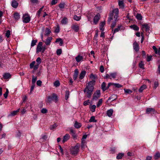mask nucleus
I'll return each mask as SVG.
<instances>
[{
    "label": "nucleus",
    "instance_id": "obj_59",
    "mask_svg": "<svg viewBox=\"0 0 160 160\" xmlns=\"http://www.w3.org/2000/svg\"><path fill=\"white\" fill-rule=\"evenodd\" d=\"M36 83L38 86H40L41 85L42 82L41 80H38L37 81Z\"/></svg>",
    "mask_w": 160,
    "mask_h": 160
},
{
    "label": "nucleus",
    "instance_id": "obj_12",
    "mask_svg": "<svg viewBox=\"0 0 160 160\" xmlns=\"http://www.w3.org/2000/svg\"><path fill=\"white\" fill-rule=\"evenodd\" d=\"M52 37H48L47 39L46 40V41H43L42 40V41L43 42H44L45 43V44L46 45H49L50 44L51 42L52 39Z\"/></svg>",
    "mask_w": 160,
    "mask_h": 160
},
{
    "label": "nucleus",
    "instance_id": "obj_26",
    "mask_svg": "<svg viewBox=\"0 0 160 160\" xmlns=\"http://www.w3.org/2000/svg\"><path fill=\"white\" fill-rule=\"evenodd\" d=\"M86 146V142L85 140L81 139V147L82 148H85Z\"/></svg>",
    "mask_w": 160,
    "mask_h": 160
},
{
    "label": "nucleus",
    "instance_id": "obj_64",
    "mask_svg": "<svg viewBox=\"0 0 160 160\" xmlns=\"http://www.w3.org/2000/svg\"><path fill=\"white\" fill-rule=\"evenodd\" d=\"M116 21L115 20V22H113L111 24V27L112 29L115 27L116 25Z\"/></svg>",
    "mask_w": 160,
    "mask_h": 160
},
{
    "label": "nucleus",
    "instance_id": "obj_15",
    "mask_svg": "<svg viewBox=\"0 0 160 160\" xmlns=\"http://www.w3.org/2000/svg\"><path fill=\"white\" fill-rule=\"evenodd\" d=\"M11 5L13 8H16L18 6V3L15 0H12L11 3Z\"/></svg>",
    "mask_w": 160,
    "mask_h": 160
},
{
    "label": "nucleus",
    "instance_id": "obj_49",
    "mask_svg": "<svg viewBox=\"0 0 160 160\" xmlns=\"http://www.w3.org/2000/svg\"><path fill=\"white\" fill-rule=\"evenodd\" d=\"M96 108V106L95 105H93L91 106L90 109L91 110L92 112H94L95 111Z\"/></svg>",
    "mask_w": 160,
    "mask_h": 160
},
{
    "label": "nucleus",
    "instance_id": "obj_43",
    "mask_svg": "<svg viewBox=\"0 0 160 160\" xmlns=\"http://www.w3.org/2000/svg\"><path fill=\"white\" fill-rule=\"evenodd\" d=\"M54 86L56 87H58L60 85V83L59 81L58 80L55 81L54 83Z\"/></svg>",
    "mask_w": 160,
    "mask_h": 160
},
{
    "label": "nucleus",
    "instance_id": "obj_53",
    "mask_svg": "<svg viewBox=\"0 0 160 160\" xmlns=\"http://www.w3.org/2000/svg\"><path fill=\"white\" fill-rule=\"evenodd\" d=\"M58 2V0H52L51 3V4L52 5H53L56 4Z\"/></svg>",
    "mask_w": 160,
    "mask_h": 160
},
{
    "label": "nucleus",
    "instance_id": "obj_31",
    "mask_svg": "<svg viewBox=\"0 0 160 160\" xmlns=\"http://www.w3.org/2000/svg\"><path fill=\"white\" fill-rule=\"evenodd\" d=\"M118 5L120 7V8H124V3L122 1H119Z\"/></svg>",
    "mask_w": 160,
    "mask_h": 160
},
{
    "label": "nucleus",
    "instance_id": "obj_10",
    "mask_svg": "<svg viewBox=\"0 0 160 160\" xmlns=\"http://www.w3.org/2000/svg\"><path fill=\"white\" fill-rule=\"evenodd\" d=\"M133 45L134 50L136 52L138 51L139 49V47L138 44L136 41L134 42Z\"/></svg>",
    "mask_w": 160,
    "mask_h": 160
},
{
    "label": "nucleus",
    "instance_id": "obj_58",
    "mask_svg": "<svg viewBox=\"0 0 160 160\" xmlns=\"http://www.w3.org/2000/svg\"><path fill=\"white\" fill-rule=\"evenodd\" d=\"M47 110L45 108H42L41 111L42 113H47Z\"/></svg>",
    "mask_w": 160,
    "mask_h": 160
},
{
    "label": "nucleus",
    "instance_id": "obj_37",
    "mask_svg": "<svg viewBox=\"0 0 160 160\" xmlns=\"http://www.w3.org/2000/svg\"><path fill=\"white\" fill-rule=\"evenodd\" d=\"M117 75V73L116 72L112 73L110 74V78H115Z\"/></svg>",
    "mask_w": 160,
    "mask_h": 160
},
{
    "label": "nucleus",
    "instance_id": "obj_52",
    "mask_svg": "<svg viewBox=\"0 0 160 160\" xmlns=\"http://www.w3.org/2000/svg\"><path fill=\"white\" fill-rule=\"evenodd\" d=\"M124 90L126 93H131L132 92V91L129 89H125Z\"/></svg>",
    "mask_w": 160,
    "mask_h": 160
},
{
    "label": "nucleus",
    "instance_id": "obj_57",
    "mask_svg": "<svg viewBox=\"0 0 160 160\" xmlns=\"http://www.w3.org/2000/svg\"><path fill=\"white\" fill-rule=\"evenodd\" d=\"M113 85L118 88H120L122 87V86L119 83H113Z\"/></svg>",
    "mask_w": 160,
    "mask_h": 160
},
{
    "label": "nucleus",
    "instance_id": "obj_4",
    "mask_svg": "<svg viewBox=\"0 0 160 160\" xmlns=\"http://www.w3.org/2000/svg\"><path fill=\"white\" fill-rule=\"evenodd\" d=\"M79 145L78 144L74 147H72L70 150L71 154L73 155H77L79 151Z\"/></svg>",
    "mask_w": 160,
    "mask_h": 160
},
{
    "label": "nucleus",
    "instance_id": "obj_5",
    "mask_svg": "<svg viewBox=\"0 0 160 160\" xmlns=\"http://www.w3.org/2000/svg\"><path fill=\"white\" fill-rule=\"evenodd\" d=\"M31 19V18L28 14H23L22 16V20L23 22L25 23H28L29 22Z\"/></svg>",
    "mask_w": 160,
    "mask_h": 160
},
{
    "label": "nucleus",
    "instance_id": "obj_1",
    "mask_svg": "<svg viewBox=\"0 0 160 160\" xmlns=\"http://www.w3.org/2000/svg\"><path fill=\"white\" fill-rule=\"evenodd\" d=\"M90 78L92 80L86 84V87L83 91L85 94L89 98H91L94 86L95 84V81L94 80L97 79V77L95 75L92 73L91 74L90 76Z\"/></svg>",
    "mask_w": 160,
    "mask_h": 160
},
{
    "label": "nucleus",
    "instance_id": "obj_41",
    "mask_svg": "<svg viewBox=\"0 0 160 160\" xmlns=\"http://www.w3.org/2000/svg\"><path fill=\"white\" fill-rule=\"evenodd\" d=\"M37 42V40H33L32 41L31 43V46L32 47H33L36 44V43Z\"/></svg>",
    "mask_w": 160,
    "mask_h": 160
},
{
    "label": "nucleus",
    "instance_id": "obj_14",
    "mask_svg": "<svg viewBox=\"0 0 160 160\" xmlns=\"http://www.w3.org/2000/svg\"><path fill=\"white\" fill-rule=\"evenodd\" d=\"M70 137V136L69 134H66L63 137V139L62 140V142L64 143L65 142L67 141V140L69 139Z\"/></svg>",
    "mask_w": 160,
    "mask_h": 160
},
{
    "label": "nucleus",
    "instance_id": "obj_32",
    "mask_svg": "<svg viewBox=\"0 0 160 160\" xmlns=\"http://www.w3.org/2000/svg\"><path fill=\"white\" fill-rule=\"evenodd\" d=\"M61 23L62 24H66L68 22V19L66 17L64 18L61 21Z\"/></svg>",
    "mask_w": 160,
    "mask_h": 160
},
{
    "label": "nucleus",
    "instance_id": "obj_38",
    "mask_svg": "<svg viewBox=\"0 0 160 160\" xmlns=\"http://www.w3.org/2000/svg\"><path fill=\"white\" fill-rule=\"evenodd\" d=\"M69 91H66L65 92V99L67 100L69 98Z\"/></svg>",
    "mask_w": 160,
    "mask_h": 160
},
{
    "label": "nucleus",
    "instance_id": "obj_18",
    "mask_svg": "<svg viewBox=\"0 0 160 160\" xmlns=\"http://www.w3.org/2000/svg\"><path fill=\"white\" fill-rule=\"evenodd\" d=\"M113 111L112 109H110L107 111V114L109 117H110L112 115Z\"/></svg>",
    "mask_w": 160,
    "mask_h": 160
},
{
    "label": "nucleus",
    "instance_id": "obj_33",
    "mask_svg": "<svg viewBox=\"0 0 160 160\" xmlns=\"http://www.w3.org/2000/svg\"><path fill=\"white\" fill-rule=\"evenodd\" d=\"M20 110V108H18V110L16 111H13L11 113V115L12 116H14L16 115L18 112Z\"/></svg>",
    "mask_w": 160,
    "mask_h": 160
},
{
    "label": "nucleus",
    "instance_id": "obj_30",
    "mask_svg": "<svg viewBox=\"0 0 160 160\" xmlns=\"http://www.w3.org/2000/svg\"><path fill=\"white\" fill-rule=\"evenodd\" d=\"M59 42V45L62 46L63 43V41L61 38H57L55 42Z\"/></svg>",
    "mask_w": 160,
    "mask_h": 160
},
{
    "label": "nucleus",
    "instance_id": "obj_48",
    "mask_svg": "<svg viewBox=\"0 0 160 160\" xmlns=\"http://www.w3.org/2000/svg\"><path fill=\"white\" fill-rule=\"evenodd\" d=\"M74 19L76 21H79L80 19V17L77 16L76 15H75L73 17Z\"/></svg>",
    "mask_w": 160,
    "mask_h": 160
},
{
    "label": "nucleus",
    "instance_id": "obj_11",
    "mask_svg": "<svg viewBox=\"0 0 160 160\" xmlns=\"http://www.w3.org/2000/svg\"><path fill=\"white\" fill-rule=\"evenodd\" d=\"M71 28L75 32H78L79 29V28L78 25L77 24H72L71 26Z\"/></svg>",
    "mask_w": 160,
    "mask_h": 160
},
{
    "label": "nucleus",
    "instance_id": "obj_25",
    "mask_svg": "<svg viewBox=\"0 0 160 160\" xmlns=\"http://www.w3.org/2000/svg\"><path fill=\"white\" fill-rule=\"evenodd\" d=\"M51 33V31L48 28H46L45 30V35L48 36Z\"/></svg>",
    "mask_w": 160,
    "mask_h": 160
},
{
    "label": "nucleus",
    "instance_id": "obj_45",
    "mask_svg": "<svg viewBox=\"0 0 160 160\" xmlns=\"http://www.w3.org/2000/svg\"><path fill=\"white\" fill-rule=\"evenodd\" d=\"M144 64L143 63L142 61H141L139 63V66L140 68H142V69H144Z\"/></svg>",
    "mask_w": 160,
    "mask_h": 160
},
{
    "label": "nucleus",
    "instance_id": "obj_61",
    "mask_svg": "<svg viewBox=\"0 0 160 160\" xmlns=\"http://www.w3.org/2000/svg\"><path fill=\"white\" fill-rule=\"evenodd\" d=\"M100 70L101 72L102 73L104 71V68L103 66L101 65L100 67Z\"/></svg>",
    "mask_w": 160,
    "mask_h": 160
},
{
    "label": "nucleus",
    "instance_id": "obj_7",
    "mask_svg": "<svg viewBox=\"0 0 160 160\" xmlns=\"http://www.w3.org/2000/svg\"><path fill=\"white\" fill-rule=\"evenodd\" d=\"M70 133L72 135V137L74 139L77 138L78 136L76 134V132L72 128H70Z\"/></svg>",
    "mask_w": 160,
    "mask_h": 160
},
{
    "label": "nucleus",
    "instance_id": "obj_55",
    "mask_svg": "<svg viewBox=\"0 0 160 160\" xmlns=\"http://www.w3.org/2000/svg\"><path fill=\"white\" fill-rule=\"evenodd\" d=\"M36 61L37 62V64L39 65L41 62V59L40 58L38 57L37 58L36 60Z\"/></svg>",
    "mask_w": 160,
    "mask_h": 160
},
{
    "label": "nucleus",
    "instance_id": "obj_3",
    "mask_svg": "<svg viewBox=\"0 0 160 160\" xmlns=\"http://www.w3.org/2000/svg\"><path fill=\"white\" fill-rule=\"evenodd\" d=\"M42 42H39L36 48V51L37 52H42V53L44 52L46 48L45 46H42Z\"/></svg>",
    "mask_w": 160,
    "mask_h": 160
},
{
    "label": "nucleus",
    "instance_id": "obj_47",
    "mask_svg": "<svg viewBox=\"0 0 160 160\" xmlns=\"http://www.w3.org/2000/svg\"><path fill=\"white\" fill-rule=\"evenodd\" d=\"M152 48L154 50L156 54H157L158 53H159L158 50L157 49V48H156V47L155 46H153Z\"/></svg>",
    "mask_w": 160,
    "mask_h": 160
},
{
    "label": "nucleus",
    "instance_id": "obj_36",
    "mask_svg": "<svg viewBox=\"0 0 160 160\" xmlns=\"http://www.w3.org/2000/svg\"><path fill=\"white\" fill-rule=\"evenodd\" d=\"M124 154L122 153H119L117 156V159H121L123 156Z\"/></svg>",
    "mask_w": 160,
    "mask_h": 160
},
{
    "label": "nucleus",
    "instance_id": "obj_34",
    "mask_svg": "<svg viewBox=\"0 0 160 160\" xmlns=\"http://www.w3.org/2000/svg\"><path fill=\"white\" fill-rule=\"evenodd\" d=\"M97 122V120L95 119V117L93 116H92L89 120L90 122Z\"/></svg>",
    "mask_w": 160,
    "mask_h": 160
},
{
    "label": "nucleus",
    "instance_id": "obj_16",
    "mask_svg": "<svg viewBox=\"0 0 160 160\" xmlns=\"http://www.w3.org/2000/svg\"><path fill=\"white\" fill-rule=\"evenodd\" d=\"M78 70L76 69L74 71V74L73 75V78L74 80H76L77 79L78 76Z\"/></svg>",
    "mask_w": 160,
    "mask_h": 160
},
{
    "label": "nucleus",
    "instance_id": "obj_46",
    "mask_svg": "<svg viewBox=\"0 0 160 160\" xmlns=\"http://www.w3.org/2000/svg\"><path fill=\"white\" fill-rule=\"evenodd\" d=\"M160 157V153L158 152L156 153L154 156V159H157Z\"/></svg>",
    "mask_w": 160,
    "mask_h": 160
},
{
    "label": "nucleus",
    "instance_id": "obj_35",
    "mask_svg": "<svg viewBox=\"0 0 160 160\" xmlns=\"http://www.w3.org/2000/svg\"><path fill=\"white\" fill-rule=\"evenodd\" d=\"M122 27V26H118L117 28H115L113 31V34H114L116 32H118L119 30H120L121 28Z\"/></svg>",
    "mask_w": 160,
    "mask_h": 160
},
{
    "label": "nucleus",
    "instance_id": "obj_23",
    "mask_svg": "<svg viewBox=\"0 0 160 160\" xmlns=\"http://www.w3.org/2000/svg\"><path fill=\"white\" fill-rule=\"evenodd\" d=\"M130 27L132 29L136 31H138L139 29V28L138 26L135 25H131L130 26Z\"/></svg>",
    "mask_w": 160,
    "mask_h": 160
},
{
    "label": "nucleus",
    "instance_id": "obj_39",
    "mask_svg": "<svg viewBox=\"0 0 160 160\" xmlns=\"http://www.w3.org/2000/svg\"><path fill=\"white\" fill-rule=\"evenodd\" d=\"M65 3L64 2H61L60 4H59V7L60 9H62L64 8L65 6Z\"/></svg>",
    "mask_w": 160,
    "mask_h": 160
},
{
    "label": "nucleus",
    "instance_id": "obj_40",
    "mask_svg": "<svg viewBox=\"0 0 160 160\" xmlns=\"http://www.w3.org/2000/svg\"><path fill=\"white\" fill-rule=\"evenodd\" d=\"M102 102V99H99V101L98 102L97 104V107H99L100 106H101Z\"/></svg>",
    "mask_w": 160,
    "mask_h": 160
},
{
    "label": "nucleus",
    "instance_id": "obj_42",
    "mask_svg": "<svg viewBox=\"0 0 160 160\" xmlns=\"http://www.w3.org/2000/svg\"><path fill=\"white\" fill-rule=\"evenodd\" d=\"M37 80V77H34L33 75L32 76V82L33 84H34Z\"/></svg>",
    "mask_w": 160,
    "mask_h": 160
},
{
    "label": "nucleus",
    "instance_id": "obj_19",
    "mask_svg": "<svg viewBox=\"0 0 160 160\" xmlns=\"http://www.w3.org/2000/svg\"><path fill=\"white\" fill-rule=\"evenodd\" d=\"M3 77L5 79H8L11 78V75L9 73H6L3 75Z\"/></svg>",
    "mask_w": 160,
    "mask_h": 160
},
{
    "label": "nucleus",
    "instance_id": "obj_9",
    "mask_svg": "<svg viewBox=\"0 0 160 160\" xmlns=\"http://www.w3.org/2000/svg\"><path fill=\"white\" fill-rule=\"evenodd\" d=\"M83 57L80 54H78L75 57V59L77 62H79L83 61Z\"/></svg>",
    "mask_w": 160,
    "mask_h": 160
},
{
    "label": "nucleus",
    "instance_id": "obj_2",
    "mask_svg": "<svg viewBox=\"0 0 160 160\" xmlns=\"http://www.w3.org/2000/svg\"><path fill=\"white\" fill-rule=\"evenodd\" d=\"M58 100V98L57 95L55 93H53L52 95L48 96L46 101L49 103H51L52 101L56 102Z\"/></svg>",
    "mask_w": 160,
    "mask_h": 160
},
{
    "label": "nucleus",
    "instance_id": "obj_56",
    "mask_svg": "<svg viewBox=\"0 0 160 160\" xmlns=\"http://www.w3.org/2000/svg\"><path fill=\"white\" fill-rule=\"evenodd\" d=\"M35 63V61H33L30 64V68H33V67L34 66Z\"/></svg>",
    "mask_w": 160,
    "mask_h": 160
},
{
    "label": "nucleus",
    "instance_id": "obj_21",
    "mask_svg": "<svg viewBox=\"0 0 160 160\" xmlns=\"http://www.w3.org/2000/svg\"><path fill=\"white\" fill-rule=\"evenodd\" d=\"M117 95L116 94H114L111 96L108 99V100L112 99V101L117 99Z\"/></svg>",
    "mask_w": 160,
    "mask_h": 160
},
{
    "label": "nucleus",
    "instance_id": "obj_50",
    "mask_svg": "<svg viewBox=\"0 0 160 160\" xmlns=\"http://www.w3.org/2000/svg\"><path fill=\"white\" fill-rule=\"evenodd\" d=\"M113 16V13H111L110 15V17L108 18V22H110L112 20V17Z\"/></svg>",
    "mask_w": 160,
    "mask_h": 160
},
{
    "label": "nucleus",
    "instance_id": "obj_8",
    "mask_svg": "<svg viewBox=\"0 0 160 160\" xmlns=\"http://www.w3.org/2000/svg\"><path fill=\"white\" fill-rule=\"evenodd\" d=\"M118 13L119 10L118 8H115L112 11V13H113V16L114 15V14H115L114 16V20L115 21L117 20V19L118 17Z\"/></svg>",
    "mask_w": 160,
    "mask_h": 160
},
{
    "label": "nucleus",
    "instance_id": "obj_20",
    "mask_svg": "<svg viewBox=\"0 0 160 160\" xmlns=\"http://www.w3.org/2000/svg\"><path fill=\"white\" fill-rule=\"evenodd\" d=\"M74 127L77 128H80L82 126L81 124L80 123L78 122L77 121H75L74 124Z\"/></svg>",
    "mask_w": 160,
    "mask_h": 160
},
{
    "label": "nucleus",
    "instance_id": "obj_51",
    "mask_svg": "<svg viewBox=\"0 0 160 160\" xmlns=\"http://www.w3.org/2000/svg\"><path fill=\"white\" fill-rule=\"evenodd\" d=\"M57 126V124L56 123L51 126L50 127V130H53Z\"/></svg>",
    "mask_w": 160,
    "mask_h": 160
},
{
    "label": "nucleus",
    "instance_id": "obj_27",
    "mask_svg": "<svg viewBox=\"0 0 160 160\" xmlns=\"http://www.w3.org/2000/svg\"><path fill=\"white\" fill-rule=\"evenodd\" d=\"M147 88V86L146 85L144 84L139 89V92H142L143 90Z\"/></svg>",
    "mask_w": 160,
    "mask_h": 160
},
{
    "label": "nucleus",
    "instance_id": "obj_60",
    "mask_svg": "<svg viewBox=\"0 0 160 160\" xmlns=\"http://www.w3.org/2000/svg\"><path fill=\"white\" fill-rule=\"evenodd\" d=\"M10 31L9 30H8L7 32H6V37L8 38L10 36Z\"/></svg>",
    "mask_w": 160,
    "mask_h": 160
},
{
    "label": "nucleus",
    "instance_id": "obj_63",
    "mask_svg": "<svg viewBox=\"0 0 160 160\" xmlns=\"http://www.w3.org/2000/svg\"><path fill=\"white\" fill-rule=\"evenodd\" d=\"M152 58V56H149L148 55L147 58V61H148V62L150 61L151 60Z\"/></svg>",
    "mask_w": 160,
    "mask_h": 160
},
{
    "label": "nucleus",
    "instance_id": "obj_44",
    "mask_svg": "<svg viewBox=\"0 0 160 160\" xmlns=\"http://www.w3.org/2000/svg\"><path fill=\"white\" fill-rule=\"evenodd\" d=\"M136 17L138 20H141L142 19V17L141 14L139 13H138Z\"/></svg>",
    "mask_w": 160,
    "mask_h": 160
},
{
    "label": "nucleus",
    "instance_id": "obj_28",
    "mask_svg": "<svg viewBox=\"0 0 160 160\" xmlns=\"http://www.w3.org/2000/svg\"><path fill=\"white\" fill-rule=\"evenodd\" d=\"M155 111V109L152 108H148L146 110V113L148 114L151 112H154Z\"/></svg>",
    "mask_w": 160,
    "mask_h": 160
},
{
    "label": "nucleus",
    "instance_id": "obj_6",
    "mask_svg": "<svg viewBox=\"0 0 160 160\" xmlns=\"http://www.w3.org/2000/svg\"><path fill=\"white\" fill-rule=\"evenodd\" d=\"M101 95L100 91L99 90H96L94 93L93 95L92 99L97 100L100 97Z\"/></svg>",
    "mask_w": 160,
    "mask_h": 160
},
{
    "label": "nucleus",
    "instance_id": "obj_24",
    "mask_svg": "<svg viewBox=\"0 0 160 160\" xmlns=\"http://www.w3.org/2000/svg\"><path fill=\"white\" fill-rule=\"evenodd\" d=\"M13 17L16 20H18L20 18V15L18 13H15L13 15Z\"/></svg>",
    "mask_w": 160,
    "mask_h": 160
},
{
    "label": "nucleus",
    "instance_id": "obj_13",
    "mask_svg": "<svg viewBox=\"0 0 160 160\" xmlns=\"http://www.w3.org/2000/svg\"><path fill=\"white\" fill-rule=\"evenodd\" d=\"M100 18V15L99 13L97 14L93 18V21L96 24L98 22Z\"/></svg>",
    "mask_w": 160,
    "mask_h": 160
},
{
    "label": "nucleus",
    "instance_id": "obj_17",
    "mask_svg": "<svg viewBox=\"0 0 160 160\" xmlns=\"http://www.w3.org/2000/svg\"><path fill=\"white\" fill-rule=\"evenodd\" d=\"M86 72L85 71H82L79 75V78L80 79H82L86 75Z\"/></svg>",
    "mask_w": 160,
    "mask_h": 160
},
{
    "label": "nucleus",
    "instance_id": "obj_62",
    "mask_svg": "<svg viewBox=\"0 0 160 160\" xmlns=\"http://www.w3.org/2000/svg\"><path fill=\"white\" fill-rule=\"evenodd\" d=\"M158 81H155L154 83V88L156 89L158 86Z\"/></svg>",
    "mask_w": 160,
    "mask_h": 160
},
{
    "label": "nucleus",
    "instance_id": "obj_29",
    "mask_svg": "<svg viewBox=\"0 0 160 160\" xmlns=\"http://www.w3.org/2000/svg\"><path fill=\"white\" fill-rule=\"evenodd\" d=\"M106 83L104 82H103L101 85V87L102 88V89L103 91H104L105 90H106L107 89V88L106 87Z\"/></svg>",
    "mask_w": 160,
    "mask_h": 160
},
{
    "label": "nucleus",
    "instance_id": "obj_22",
    "mask_svg": "<svg viewBox=\"0 0 160 160\" xmlns=\"http://www.w3.org/2000/svg\"><path fill=\"white\" fill-rule=\"evenodd\" d=\"M145 28L146 32H148L149 30V28L147 24H143L142 25V28Z\"/></svg>",
    "mask_w": 160,
    "mask_h": 160
},
{
    "label": "nucleus",
    "instance_id": "obj_54",
    "mask_svg": "<svg viewBox=\"0 0 160 160\" xmlns=\"http://www.w3.org/2000/svg\"><path fill=\"white\" fill-rule=\"evenodd\" d=\"M62 51L61 49H58L57 50L56 53L58 55H60L62 53Z\"/></svg>",
    "mask_w": 160,
    "mask_h": 160
}]
</instances>
